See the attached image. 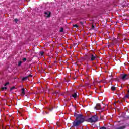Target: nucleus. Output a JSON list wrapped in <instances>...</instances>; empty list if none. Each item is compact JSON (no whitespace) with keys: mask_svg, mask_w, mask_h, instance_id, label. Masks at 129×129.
Here are the masks:
<instances>
[{"mask_svg":"<svg viewBox=\"0 0 129 129\" xmlns=\"http://www.w3.org/2000/svg\"><path fill=\"white\" fill-rule=\"evenodd\" d=\"M75 116H76V119L73 122L74 126H77V125H79V124H81L84 122V118H83L82 115L75 114Z\"/></svg>","mask_w":129,"mask_h":129,"instance_id":"1","label":"nucleus"},{"mask_svg":"<svg viewBox=\"0 0 129 129\" xmlns=\"http://www.w3.org/2000/svg\"><path fill=\"white\" fill-rule=\"evenodd\" d=\"M97 117L96 116H94L89 119V121L90 122H95V121H97Z\"/></svg>","mask_w":129,"mask_h":129,"instance_id":"2","label":"nucleus"},{"mask_svg":"<svg viewBox=\"0 0 129 129\" xmlns=\"http://www.w3.org/2000/svg\"><path fill=\"white\" fill-rule=\"evenodd\" d=\"M121 78L122 80H126V79H129V76L126 74H122L121 75Z\"/></svg>","mask_w":129,"mask_h":129,"instance_id":"3","label":"nucleus"},{"mask_svg":"<svg viewBox=\"0 0 129 129\" xmlns=\"http://www.w3.org/2000/svg\"><path fill=\"white\" fill-rule=\"evenodd\" d=\"M44 16L46 18H50V17H51V12L49 11H46L44 13Z\"/></svg>","mask_w":129,"mask_h":129,"instance_id":"4","label":"nucleus"},{"mask_svg":"<svg viewBox=\"0 0 129 129\" xmlns=\"http://www.w3.org/2000/svg\"><path fill=\"white\" fill-rule=\"evenodd\" d=\"M21 93L23 95H25L26 94V89L23 88L22 89Z\"/></svg>","mask_w":129,"mask_h":129,"instance_id":"5","label":"nucleus"},{"mask_svg":"<svg viewBox=\"0 0 129 129\" xmlns=\"http://www.w3.org/2000/svg\"><path fill=\"white\" fill-rule=\"evenodd\" d=\"M30 76H32V75H29L28 76L25 77L23 78L22 79V80H23V81L27 80V79H28V78L30 77Z\"/></svg>","mask_w":129,"mask_h":129,"instance_id":"6","label":"nucleus"},{"mask_svg":"<svg viewBox=\"0 0 129 129\" xmlns=\"http://www.w3.org/2000/svg\"><path fill=\"white\" fill-rule=\"evenodd\" d=\"M95 108L96 109H100V105L99 104H97Z\"/></svg>","mask_w":129,"mask_h":129,"instance_id":"7","label":"nucleus"},{"mask_svg":"<svg viewBox=\"0 0 129 129\" xmlns=\"http://www.w3.org/2000/svg\"><path fill=\"white\" fill-rule=\"evenodd\" d=\"M95 59V56L92 55L91 58V60L92 61H93V60Z\"/></svg>","mask_w":129,"mask_h":129,"instance_id":"8","label":"nucleus"},{"mask_svg":"<svg viewBox=\"0 0 129 129\" xmlns=\"http://www.w3.org/2000/svg\"><path fill=\"white\" fill-rule=\"evenodd\" d=\"M73 97H74V98H76L77 96V94H76V93H75L74 94H73L72 95Z\"/></svg>","mask_w":129,"mask_h":129,"instance_id":"9","label":"nucleus"},{"mask_svg":"<svg viewBox=\"0 0 129 129\" xmlns=\"http://www.w3.org/2000/svg\"><path fill=\"white\" fill-rule=\"evenodd\" d=\"M14 89H16V87H13L10 89L11 91H12V90H14Z\"/></svg>","mask_w":129,"mask_h":129,"instance_id":"10","label":"nucleus"},{"mask_svg":"<svg viewBox=\"0 0 129 129\" xmlns=\"http://www.w3.org/2000/svg\"><path fill=\"white\" fill-rule=\"evenodd\" d=\"M111 90H113V91L115 90V87L112 86V87H111Z\"/></svg>","mask_w":129,"mask_h":129,"instance_id":"11","label":"nucleus"},{"mask_svg":"<svg viewBox=\"0 0 129 129\" xmlns=\"http://www.w3.org/2000/svg\"><path fill=\"white\" fill-rule=\"evenodd\" d=\"M124 128H125V126H123L120 127L118 129H124Z\"/></svg>","mask_w":129,"mask_h":129,"instance_id":"12","label":"nucleus"},{"mask_svg":"<svg viewBox=\"0 0 129 129\" xmlns=\"http://www.w3.org/2000/svg\"><path fill=\"white\" fill-rule=\"evenodd\" d=\"M21 64H22V61H19L18 63V66H20V65H21Z\"/></svg>","mask_w":129,"mask_h":129,"instance_id":"13","label":"nucleus"},{"mask_svg":"<svg viewBox=\"0 0 129 129\" xmlns=\"http://www.w3.org/2000/svg\"><path fill=\"white\" fill-rule=\"evenodd\" d=\"M64 31V29L63 28H61L60 30V32H63Z\"/></svg>","mask_w":129,"mask_h":129,"instance_id":"14","label":"nucleus"},{"mask_svg":"<svg viewBox=\"0 0 129 129\" xmlns=\"http://www.w3.org/2000/svg\"><path fill=\"white\" fill-rule=\"evenodd\" d=\"M40 54L41 56H43V55H44V52H40Z\"/></svg>","mask_w":129,"mask_h":129,"instance_id":"15","label":"nucleus"},{"mask_svg":"<svg viewBox=\"0 0 129 129\" xmlns=\"http://www.w3.org/2000/svg\"><path fill=\"white\" fill-rule=\"evenodd\" d=\"M5 89H7V87H4L2 88V90H4Z\"/></svg>","mask_w":129,"mask_h":129,"instance_id":"16","label":"nucleus"},{"mask_svg":"<svg viewBox=\"0 0 129 129\" xmlns=\"http://www.w3.org/2000/svg\"><path fill=\"white\" fill-rule=\"evenodd\" d=\"M73 27H75L76 28H77L78 27V26H77V25H74Z\"/></svg>","mask_w":129,"mask_h":129,"instance_id":"17","label":"nucleus"},{"mask_svg":"<svg viewBox=\"0 0 129 129\" xmlns=\"http://www.w3.org/2000/svg\"><path fill=\"white\" fill-rule=\"evenodd\" d=\"M9 84V82H7L5 84V86H6V85H8Z\"/></svg>","mask_w":129,"mask_h":129,"instance_id":"18","label":"nucleus"},{"mask_svg":"<svg viewBox=\"0 0 129 129\" xmlns=\"http://www.w3.org/2000/svg\"><path fill=\"white\" fill-rule=\"evenodd\" d=\"M100 129H106V128H105V127H101V128H100Z\"/></svg>","mask_w":129,"mask_h":129,"instance_id":"19","label":"nucleus"},{"mask_svg":"<svg viewBox=\"0 0 129 129\" xmlns=\"http://www.w3.org/2000/svg\"><path fill=\"white\" fill-rule=\"evenodd\" d=\"M27 60V59H26V58H23V61H26Z\"/></svg>","mask_w":129,"mask_h":129,"instance_id":"20","label":"nucleus"},{"mask_svg":"<svg viewBox=\"0 0 129 129\" xmlns=\"http://www.w3.org/2000/svg\"><path fill=\"white\" fill-rule=\"evenodd\" d=\"M15 22H17V21H18V19H15Z\"/></svg>","mask_w":129,"mask_h":129,"instance_id":"21","label":"nucleus"},{"mask_svg":"<svg viewBox=\"0 0 129 129\" xmlns=\"http://www.w3.org/2000/svg\"><path fill=\"white\" fill-rule=\"evenodd\" d=\"M92 29H93V28H94V27L93 26V25L92 26Z\"/></svg>","mask_w":129,"mask_h":129,"instance_id":"22","label":"nucleus"}]
</instances>
